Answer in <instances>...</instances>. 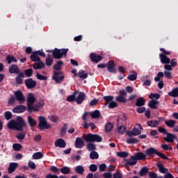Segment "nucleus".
<instances>
[{"mask_svg":"<svg viewBox=\"0 0 178 178\" xmlns=\"http://www.w3.org/2000/svg\"><path fill=\"white\" fill-rule=\"evenodd\" d=\"M35 96L33 93L28 94L26 104H27V111L28 112H38V108H35L34 106V103L35 102Z\"/></svg>","mask_w":178,"mask_h":178,"instance_id":"obj_1","label":"nucleus"},{"mask_svg":"<svg viewBox=\"0 0 178 178\" xmlns=\"http://www.w3.org/2000/svg\"><path fill=\"white\" fill-rule=\"evenodd\" d=\"M82 138H83L86 143H94L95 141H97V143H101V141H102V138L97 134H84L82 136Z\"/></svg>","mask_w":178,"mask_h":178,"instance_id":"obj_2","label":"nucleus"},{"mask_svg":"<svg viewBox=\"0 0 178 178\" xmlns=\"http://www.w3.org/2000/svg\"><path fill=\"white\" fill-rule=\"evenodd\" d=\"M67 51H69V49H55L52 51V55L55 59H60L63 57V55L66 56L67 54Z\"/></svg>","mask_w":178,"mask_h":178,"instance_id":"obj_3","label":"nucleus"},{"mask_svg":"<svg viewBox=\"0 0 178 178\" xmlns=\"http://www.w3.org/2000/svg\"><path fill=\"white\" fill-rule=\"evenodd\" d=\"M23 129H27L26 127V122L23 119V118L19 116L17 118L16 125H15V130L18 131H23Z\"/></svg>","mask_w":178,"mask_h":178,"instance_id":"obj_4","label":"nucleus"},{"mask_svg":"<svg viewBox=\"0 0 178 178\" xmlns=\"http://www.w3.org/2000/svg\"><path fill=\"white\" fill-rule=\"evenodd\" d=\"M51 124L47 122V118L45 117H39L38 129H40V130H44V129H51Z\"/></svg>","mask_w":178,"mask_h":178,"instance_id":"obj_5","label":"nucleus"},{"mask_svg":"<svg viewBox=\"0 0 178 178\" xmlns=\"http://www.w3.org/2000/svg\"><path fill=\"white\" fill-rule=\"evenodd\" d=\"M54 75L53 76V80L56 81V83H60L63 81L65 76H63V72L60 71H54Z\"/></svg>","mask_w":178,"mask_h":178,"instance_id":"obj_6","label":"nucleus"},{"mask_svg":"<svg viewBox=\"0 0 178 178\" xmlns=\"http://www.w3.org/2000/svg\"><path fill=\"white\" fill-rule=\"evenodd\" d=\"M15 96L17 101L19 102V104H24V102H26V97H24V95L21 90L16 91L15 92Z\"/></svg>","mask_w":178,"mask_h":178,"instance_id":"obj_7","label":"nucleus"},{"mask_svg":"<svg viewBox=\"0 0 178 178\" xmlns=\"http://www.w3.org/2000/svg\"><path fill=\"white\" fill-rule=\"evenodd\" d=\"M176 138H177L176 135L170 133H166V137H163V140L167 143H175Z\"/></svg>","mask_w":178,"mask_h":178,"instance_id":"obj_8","label":"nucleus"},{"mask_svg":"<svg viewBox=\"0 0 178 178\" xmlns=\"http://www.w3.org/2000/svg\"><path fill=\"white\" fill-rule=\"evenodd\" d=\"M25 85L26 86L27 88L31 89L34 88L35 86H37V82L33 79H28L25 80Z\"/></svg>","mask_w":178,"mask_h":178,"instance_id":"obj_9","label":"nucleus"},{"mask_svg":"<svg viewBox=\"0 0 178 178\" xmlns=\"http://www.w3.org/2000/svg\"><path fill=\"white\" fill-rule=\"evenodd\" d=\"M90 58L92 62H94V63H98V62H100V60H102V56H101L95 53L90 54Z\"/></svg>","mask_w":178,"mask_h":178,"instance_id":"obj_10","label":"nucleus"},{"mask_svg":"<svg viewBox=\"0 0 178 178\" xmlns=\"http://www.w3.org/2000/svg\"><path fill=\"white\" fill-rule=\"evenodd\" d=\"M27 108L25 106H23L22 104L17 106L15 108L13 109V112L14 113H22L26 111Z\"/></svg>","mask_w":178,"mask_h":178,"instance_id":"obj_11","label":"nucleus"},{"mask_svg":"<svg viewBox=\"0 0 178 178\" xmlns=\"http://www.w3.org/2000/svg\"><path fill=\"white\" fill-rule=\"evenodd\" d=\"M84 99H86V94H84L82 92H79L78 96L75 97V101L76 104H81V102H83Z\"/></svg>","mask_w":178,"mask_h":178,"instance_id":"obj_12","label":"nucleus"},{"mask_svg":"<svg viewBox=\"0 0 178 178\" xmlns=\"http://www.w3.org/2000/svg\"><path fill=\"white\" fill-rule=\"evenodd\" d=\"M56 147H59L60 148H65L66 147V142L65 140L59 138L55 142Z\"/></svg>","mask_w":178,"mask_h":178,"instance_id":"obj_13","label":"nucleus"},{"mask_svg":"<svg viewBox=\"0 0 178 178\" xmlns=\"http://www.w3.org/2000/svg\"><path fill=\"white\" fill-rule=\"evenodd\" d=\"M156 105H159L158 100L152 99L148 103V106L152 109H158V106Z\"/></svg>","mask_w":178,"mask_h":178,"instance_id":"obj_14","label":"nucleus"},{"mask_svg":"<svg viewBox=\"0 0 178 178\" xmlns=\"http://www.w3.org/2000/svg\"><path fill=\"white\" fill-rule=\"evenodd\" d=\"M83 145H85L84 140L81 138H76L75 141L76 148H83Z\"/></svg>","mask_w":178,"mask_h":178,"instance_id":"obj_15","label":"nucleus"},{"mask_svg":"<svg viewBox=\"0 0 178 178\" xmlns=\"http://www.w3.org/2000/svg\"><path fill=\"white\" fill-rule=\"evenodd\" d=\"M159 56H160L161 63H163V64L170 63V58H169L168 56H166V55H165L163 54H160Z\"/></svg>","mask_w":178,"mask_h":178,"instance_id":"obj_16","label":"nucleus"},{"mask_svg":"<svg viewBox=\"0 0 178 178\" xmlns=\"http://www.w3.org/2000/svg\"><path fill=\"white\" fill-rule=\"evenodd\" d=\"M17 166H19V164L17 163H10V165L8 169V173H13L15 170H16Z\"/></svg>","mask_w":178,"mask_h":178,"instance_id":"obj_17","label":"nucleus"},{"mask_svg":"<svg viewBox=\"0 0 178 178\" xmlns=\"http://www.w3.org/2000/svg\"><path fill=\"white\" fill-rule=\"evenodd\" d=\"M35 70H38V69H44L45 67V64L42 61H39V63H34L33 65Z\"/></svg>","mask_w":178,"mask_h":178,"instance_id":"obj_18","label":"nucleus"},{"mask_svg":"<svg viewBox=\"0 0 178 178\" xmlns=\"http://www.w3.org/2000/svg\"><path fill=\"white\" fill-rule=\"evenodd\" d=\"M107 70L111 73H115V62L113 60H111L108 62L107 65Z\"/></svg>","mask_w":178,"mask_h":178,"instance_id":"obj_19","label":"nucleus"},{"mask_svg":"<svg viewBox=\"0 0 178 178\" xmlns=\"http://www.w3.org/2000/svg\"><path fill=\"white\" fill-rule=\"evenodd\" d=\"M137 163V159H136V156H131L129 159L127 161V165H129L130 166H133Z\"/></svg>","mask_w":178,"mask_h":178,"instance_id":"obj_20","label":"nucleus"},{"mask_svg":"<svg viewBox=\"0 0 178 178\" xmlns=\"http://www.w3.org/2000/svg\"><path fill=\"white\" fill-rule=\"evenodd\" d=\"M136 161H141L147 158V155L144 154L143 152H138L134 154Z\"/></svg>","mask_w":178,"mask_h":178,"instance_id":"obj_21","label":"nucleus"},{"mask_svg":"<svg viewBox=\"0 0 178 178\" xmlns=\"http://www.w3.org/2000/svg\"><path fill=\"white\" fill-rule=\"evenodd\" d=\"M157 152L158 151L152 147H150L145 151L146 154L149 156H152V155H155V154L156 155Z\"/></svg>","mask_w":178,"mask_h":178,"instance_id":"obj_22","label":"nucleus"},{"mask_svg":"<svg viewBox=\"0 0 178 178\" xmlns=\"http://www.w3.org/2000/svg\"><path fill=\"white\" fill-rule=\"evenodd\" d=\"M157 168H159L160 173H168L169 172V170H168V168H165L162 163H158Z\"/></svg>","mask_w":178,"mask_h":178,"instance_id":"obj_23","label":"nucleus"},{"mask_svg":"<svg viewBox=\"0 0 178 178\" xmlns=\"http://www.w3.org/2000/svg\"><path fill=\"white\" fill-rule=\"evenodd\" d=\"M33 106H35V109H38V111H40V108H42V106H44V100H39L38 102L35 101Z\"/></svg>","mask_w":178,"mask_h":178,"instance_id":"obj_24","label":"nucleus"},{"mask_svg":"<svg viewBox=\"0 0 178 178\" xmlns=\"http://www.w3.org/2000/svg\"><path fill=\"white\" fill-rule=\"evenodd\" d=\"M10 73H15L16 74H19V67L17 65H13L9 68Z\"/></svg>","mask_w":178,"mask_h":178,"instance_id":"obj_25","label":"nucleus"},{"mask_svg":"<svg viewBox=\"0 0 178 178\" xmlns=\"http://www.w3.org/2000/svg\"><path fill=\"white\" fill-rule=\"evenodd\" d=\"M147 123L150 127H156L157 126H159V121H156L155 120L147 121Z\"/></svg>","mask_w":178,"mask_h":178,"instance_id":"obj_26","label":"nucleus"},{"mask_svg":"<svg viewBox=\"0 0 178 178\" xmlns=\"http://www.w3.org/2000/svg\"><path fill=\"white\" fill-rule=\"evenodd\" d=\"M28 123L31 127H34V126H37V121L32 118L31 116L28 117Z\"/></svg>","mask_w":178,"mask_h":178,"instance_id":"obj_27","label":"nucleus"},{"mask_svg":"<svg viewBox=\"0 0 178 178\" xmlns=\"http://www.w3.org/2000/svg\"><path fill=\"white\" fill-rule=\"evenodd\" d=\"M144 105H145V99H144V98L139 97L138 99H137V101L136 103V106H143Z\"/></svg>","mask_w":178,"mask_h":178,"instance_id":"obj_28","label":"nucleus"},{"mask_svg":"<svg viewBox=\"0 0 178 178\" xmlns=\"http://www.w3.org/2000/svg\"><path fill=\"white\" fill-rule=\"evenodd\" d=\"M83 126V129H88L89 127H91V130L95 129V124L93 122L87 123V122H85Z\"/></svg>","mask_w":178,"mask_h":178,"instance_id":"obj_29","label":"nucleus"},{"mask_svg":"<svg viewBox=\"0 0 178 178\" xmlns=\"http://www.w3.org/2000/svg\"><path fill=\"white\" fill-rule=\"evenodd\" d=\"M75 172L78 175H83L84 173V167L83 165H77L75 168Z\"/></svg>","mask_w":178,"mask_h":178,"instance_id":"obj_30","label":"nucleus"},{"mask_svg":"<svg viewBox=\"0 0 178 178\" xmlns=\"http://www.w3.org/2000/svg\"><path fill=\"white\" fill-rule=\"evenodd\" d=\"M37 55L38 54H36L35 51L32 53V55L30 56V58L33 62H40L41 58H40V57Z\"/></svg>","mask_w":178,"mask_h":178,"instance_id":"obj_31","label":"nucleus"},{"mask_svg":"<svg viewBox=\"0 0 178 178\" xmlns=\"http://www.w3.org/2000/svg\"><path fill=\"white\" fill-rule=\"evenodd\" d=\"M54 63V58H51V55L48 54L46 58V65L47 66H52Z\"/></svg>","mask_w":178,"mask_h":178,"instance_id":"obj_32","label":"nucleus"},{"mask_svg":"<svg viewBox=\"0 0 178 178\" xmlns=\"http://www.w3.org/2000/svg\"><path fill=\"white\" fill-rule=\"evenodd\" d=\"M149 169L147 167H143L139 172L140 176L143 177V176H147V173H148Z\"/></svg>","mask_w":178,"mask_h":178,"instance_id":"obj_33","label":"nucleus"},{"mask_svg":"<svg viewBox=\"0 0 178 178\" xmlns=\"http://www.w3.org/2000/svg\"><path fill=\"white\" fill-rule=\"evenodd\" d=\"M168 95L170 97H178V88H175L174 89L172 90V91L168 92Z\"/></svg>","mask_w":178,"mask_h":178,"instance_id":"obj_34","label":"nucleus"},{"mask_svg":"<svg viewBox=\"0 0 178 178\" xmlns=\"http://www.w3.org/2000/svg\"><path fill=\"white\" fill-rule=\"evenodd\" d=\"M8 129H11V130H16V121L12 120L8 123Z\"/></svg>","mask_w":178,"mask_h":178,"instance_id":"obj_35","label":"nucleus"},{"mask_svg":"<svg viewBox=\"0 0 178 178\" xmlns=\"http://www.w3.org/2000/svg\"><path fill=\"white\" fill-rule=\"evenodd\" d=\"M62 65H63V61H57L56 64L54 65V69L55 70H61Z\"/></svg>","mask_w":178,"mask_h":178,"instance_id":"obj_36","label":"nucleus"},{"mask_svg":"<svg viewBox=\"0 0 178 178\" xmlns=\"http://www.w3.org/2000/svg\"><path fill=\"white\" fill-rule=\"evenodd\" d=\"M90 116L92 119H97L101 116V113H99V111L96 110L94 112L91 113Z\"/></svg>","mask_w":178,"mask_h":178,"instance_id":"obj_37","label":"nucleus"},{"mask_svg":"<svg viewBox=\"0 0 178 178\" xmlns=\"http://www.w3.org/2000/svg\"><path fill=\"white\" fill-rule=\"evenodd\" d=\"M60 170L63 175H69V173H70V168L69 167H63L60 169Z\"/></svg>","mask_w":178,"mask_h":178,"instance_id":"obj_38","label":"nucleus"},{"mask_svg":"<svg viewBox=\"0 0 178 178\" xmlns=\"http://www.w3.org/2000/svg\"><path fill=\"white\" fill-rule=\"evenodd\" d=\"M87 149L88 151H95V149H97V146H95V145L94 143H88L87 144Z\"/></svg>","mask_w":178,"mask_h":178,"instance_id":"obj_39","label":"nucleus"},{"mask_svg":"<svg viewBox=\"0 0 178 178\" xmlns=\"http://www.w3.org/2000/svg\"><path fill=\"white\" fill-rule=\"evenodd\" d=\"M127 144H137V143H140V140L136 138H131L127 139Z\"/></svg>","mask_w":178,"mask_h":178,"instance_id":"obj_40","label":"nucleus"},{"mask_svg":"<svg viewBox=\"0 0 178 178\" xmlns=\"http://www.w3.org/2000/svg\"><path fill=\"white\" fill-rule=\"evenodd\" d=\"M103 99L105 101V105H108V104L112 102L113 101V96H104Z\"/></svg>","mask_w":178,"mask_h":178,"instance_id":"obj_41","label":"nucleus"},{"mask_svg":"<svg viewBox=\"0 0 178 178\" xmlns=\"http://www.w3.org/2000/svg\"><path fill=\"white\" fill-rule=\"evenodd\" d=\"M90 159H98L99 155L98 154V152L92 151L90 153Z\"/></svg>","mask_w":178,"mask_h":178,"instance_id":"obj_42","label":"nucleus"},{"mask_svg":"<svg viewBox=\"0 0 178 178\" xmlns=\"http://www.w3.org/2000/svg\"><path fill=\"white\" fill-rule=\"evenodd\" d=\"M6 59L8 63L9 64H10L11 62H17V60L16 59V58L10 55L7 56Z\"/></svg>","mask_w":178,"mask_h":178,"instance_id":"obj_43","label":"nucleus"},{"mask_svg":"<svg viewBox=\"0 0 178 178\" xmlns=\"http://www.w3.org/2000/svg\"><path fill=\"white\" fill-rule=\"evenodd\" d=\"M25 137H26V131L18 133L16 135V138H17V140H24Z\"/></svg>","mask_w":178,"mask_h":178,"instance_id":"obj_44","label":"nucleus"},{"mask_svg":"<svg viewBox=\"0 0 178 178\" xmlns=\"http://www.w3.org/2000/svg\"><path fill=\"white\" fill-rule=\"evenodd\" d=\"M165 123L168 127H175V124H176V121L173 120H170L168 121L165 120Z\"/></svg>","mask_w":178,"mask_h":178,"instance_id":"obj_45","label":"nucleus"},{"mask_svg":"<svg viewBox=\"0 0 178 178\" xmlns=\"http://www.w3.org/2000/svg\"><path fill=\"white\" fill-rule=\"evenodd\" d=\"M78 76H79L80 79H87V77H88V74L81 70L79 72H78Z\"/></svg>","mask_w":178,"mask_h":178,"instance_id":"obj_46","label":"nucleus"},{"mask_svg":"<svg viewBox=\"0 0 178 178\" xmlns=\"http://www.w3.org/2000/svg\"><path fill=\"white\" fill-rule=\"evenodd\" d=\"M127 79L131 81H134V80H137V72H134L133 74H130Z\"/></svg>","mask_w":178,"mask_h":178,"instance_id":"obj_47","label":"nucleus"},{"mask_svg":"<svg viewBox=\"0 0 178 178\" xmlns=\"http://www.w3.org/2000/svg\"><path fill=\"white\" fill-rule=\"evenodd\" d=\"M112 129H113V124H112V122H108L105 127V130L106 133H109V131H111Z\"/></svg>","mask_w":178,"mask_h":178,"instance_id":"obj_48","label":"nucleus"},{"mask_svg":"<svg viewBox=\"0 0 178 178\" xmlns=\"http://www.w3.org/2000/svg\"><path fill=\"white\" fill-rule=\"evenodd\" d=\"M117 156L120 158H127L129 156V153L127 152H117Z\"/></svg>","mask_w":178,"mask_h":178,"instance_id":"obj_49","label":"nucleus"},{"mask_svg":"<svg viewBox=\"0 0 178 178\" xmlns=\"http://www.w3.org/2000/svg\"><path fill=\"white\" fill-rule=\"evenodd\" d=\"M13 148L14 151H20L22 149V148H23V146H22L19 143H15L13 145Z\"/></svg>","mask_w":178,"mask_h":178,"instance_id":"obj_50","label":"nucleus"},{"mask_svg":"<svg viewBox=\"0 0 178 178\" xmlns=\"http://www.w3.org/2000/svg\"><path fill=\"white\" fill-rule=\"evenodd\" d=\"M77 94V92H74L73 95H70L67 97V101H69V102H73V101H76V95Z\"/></svg>","mask_w":178,"mask_h":178,"instance_id":"obj_51","label":"nucleus"},{"mask_svg":"<svg viewBox=\"0 0 178 178\" xmlns=\"http://www.w3.org/2000/svg\"><path fill=\"white\" fill-rule=\"evenodd\" d=\"M42 156H44V154H42V153L41 152H36V153H34L33 155V158L34 159H41Z\"/></svg>","mask_w":178,"mask_h":178,"instance_id":"obj_52","label":"nucleus"},{"mask_svg":"<svg viewBox=\"0 0 178 178\" xmlns=\"http://www.w3.org/2000/svg\"><path fill=\"white\" fill-rule=\"evenodd\" d=\"M116 101H118V102H122V103H126L127 102V99L126 97H124V96H118L115 97Z\"/></svg>","mask_w":178,"mask_h":178,"instance_id":"obj_53","label":"nucleus"},{"mask_svg":"<svg viewBox=\"0 0 178 178\" xmlns=\"http://www.w3.org/2000/svg\"><path fill=\"white\" fill-rule=\"evenodd\" d=\"M67 130V124H64L63 127L61 128L60 135L65 136Z\"/></svg>","mask_w":178,"mask_h":178,"instance_id":"obj_54","label":"nucleus"},{"mask_svg":"<svg viewBox=\"0 0 178 178\" xmlns=\"http://www.w3.org/2000/svg\"><path fill=\"white\" fill-rule=\"evenodd\" d=\"M149 98H150V99H154V98H155L156 99H159V98H161V95L158 93H151L149 96Z\"/></svg>","mask_w":178,"mask_h":178,"instance_id":"obj_55","label":"nucleus"},{"mask_svg":"<svg viewBox=\"0 0 178 178\" xmlns=\"http://www.w3.org/2000/svg\"><path fill=\"white\" fill-rule=\"evenodd\" d=\"M132 134L133 136H138L141 134V131L138 128H134L132 129Z\"/></svg>","mask_w":178,"mask_h":178,"instance_id":"obj_56","label":"nucleus"},{"mask_svg":"<svg viewBox=\"0 0 178 178\" xmlns=\"http://www.w3.org/2000/svg\"><path fill=\"white\" fill-rule=\"evenodd\" d=\"M51 122H53V123H58L59 122V118L56 115H51L50 117Z\"/></svg>","mask_w":178,"mask_h":178,"instance_id":"obj_57","label":"nucleus"},{"mask_svg":"<svg viewBox=\"0 0 178 178\" xmlns=\"http://www.w3.org/2000/svg\"><path fill=\"white\" fill-rule=\"evenodd\" d=\"M156 155H158V156L162 159H165V161L169 160V157L166 156L163 153L157 152Z\"/></svg>","mask_w":178,"mask_h":178,"instance_id":"obj_58","label":"nucleus"},{"mask_svg":"<svg viewBox=\"0 0 178 178\" xmlns=\"http://www.w3.org/2000/svg\"><path fill=\"white\" fill-rule=\"evenodd\" d=\"M89 169L90 172H97V170H98V167L95 164H91L89 166Z\"/></svg>","mask_w":178,"mask_h":178,"instance_id":"obj_59","label":"nucleus"},{"mask_svg":"<svg viewBox=\"0 0 178 178\" xmlns=\"http://www.w3.org/2000/svg\"><path fill=\"white\" fill-rule=\"evenodd\" d=\"M4 116L6 120H10V119H12V113H10V111H7L4 113Z\"/></svg>","mask_w":178,"mask_h":178,"instance_id":"obj_60","label":"nucleus"},{"mask_svg":"<svg viewBox=\"0 0 178 178\" xmlns=\"http://www.w3.org/2000/svg\"><path fill=\"white\" fill-rule=\"evenodd\" d=\"M25 74L27 77H31V76H33V69L26 70Z\"/></svg>","mask_w":178,"mask_h":178,"instance_id":"obj_61","label":"nucleus"},{"mask_svg":"<svg viewBox=\"0 0 178 178\" xmlns=\"http://www.w3.org/2000/svg\"><path fill=\"white\" fill-rule=\"evenodd\" d=\"M36 77L38 80H43V81H45L47 80L48 78L44 75H41L39 73H37L36 74Z\"/></svg>","mask_w":178,"mask_h":178,"instance_id":"obj_62","label":"nucleus"},{"mask_svg":"<svg viewBox=\"0 0 178 178\" xmlns=\"http://www.w3.org/2000/svg\"><path fill=\"white\" fill-rule=\"evenodd\" d=\"M125 131H126V127L122 125L118 127V133H120V134H123Z\"/></svg>","mask_w":178,"mask_h":178,"instance_id":"obj_63","label":"nucleus"},{"mask_svg":"<svg viewBox=\"0 0 178 178\" xmlns=\"http://www.w3.org/2000/svg\"><path fill=\"white\" fill-rule=\"evenodd\" d=\"M113 178H122V173H120V171L117 170L116 173L113 174Z\"/></svg>","mask_w":178,"mask_h":178,"instance_id":"obj_64","label":"nucleus"}]
</instances>
